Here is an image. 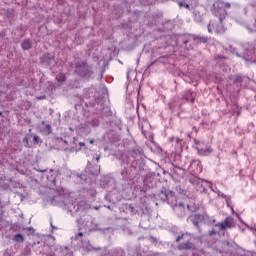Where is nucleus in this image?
<instances>
[{"mask_svg":"<svg viewBox=\"0 0 256 256\" xmlns=\"http://www.w3.org/2000/svg\"><path fill=\"white\" fill-rule=\"evenodd\" d=\"M14 241H17L18 243H22V241H23V235H21V234H16V235L14 236Z\"/></svg>","mask_w":256,"mask_h":256,"instance_id":"0eeeda50","label":"nucleus"},{"mask_svg":"<svg viewBox=\"0 0 256 256\" xmlns=\"http://www.w3.org/2000/svg\"><path fill=\"white\" fill-rule=\"evenodd\" d=\"M189 219L191 222H193V225L197 227V225H199V220H201V215H195L194 219L193 217H190Z\"/></svg>","mask_w":256,"mask_h":256,"instance_id":"423d86ee","label":"nucleus"},{"mask_svg":"<svg viewBox=\"0 0 256 256\" xmlns=\"http://www.w3.org/2000/svg\"><path fill=\"white\" fill-rule=\"evenodd\" d=\"M38 100L45 99V96L37 97Z\"/></svg>","mask_w":256,"mask_h":256,"instance_id":"a211bd4d","label":"nucleus"},{"mask_svg":"<svg viewBox=\"0 0 256 256\" xmlns=\"http://www.w3.org/2000/svg\"><path fill=\"white\" fill-rule=\"evenodd\" d=\"M79 145H80V147H85V143H83V142H80Z\"/></svg>","mask_w":256,"mask_h":256,"instance_id":"f3484780","label":"nucleus"},{"mask_svg":"<svg viewBox=\"0 0 256 256\" xmlns=\"http://www.w3.org/2000/svg\"><path fill=\"white\" fill-rule=\"evenodd\" d=\"M180 7H185V9H189V4H185L184 2H179Z\"/></svg>","mask_w":256,"mask_h":256,"instance_id":"9b49d317","label":"nucleus"},{"mask_svg":"<svg viewBox=\"0 0 256 256\" xmlns=\"http://www.w3.org/2000/svg\"><path fill=\"white\" fill-rule=\"evenodd\" d=\"M251 31H256V25L251 28Z\"/></svg>","mask_w":256,"mask_h":256,"instance_id":"6ab92c4d","label":"nucleus"},{"mask_svg":"<svg viewBox=\"0 0 256 256\" xmlns=\"http://www.w3.org/2000/svg\"><path fill=\"white\" fill-rule=\"evenodd\" d=\"M96 161H99V156L96 158Z\"/></svg>","mask_w":256,"mask_h":256,"instance_id":"4be33fe9","label":"nucleus"},{"mask_svg":"<svg viewBox=\"0 0 256 256\" xmlns=\"http://www.w3.org/2000/svg\"><path fill=\"white\" fill-rule=\"evenodd\" d=\"M221 231H224V229H231L233 227V218L227 217L224 222L218 224Z\"/></svg>","mask_w":256,"mask_h":256,"instance_id":"20e7f679","label":"nucleus"},{"mask_svg":"<svg viewBox=\"0 0 256 256\" xmlns=\"http://www.w3.org/2000/svg\"><path fill=\"white\" fill-rule=\"evenodd\" d=\"M221 197H224V199H227V196H225L223 193L219 192V194Z\"/></svg>","mask_w":256,"mask_h":256,"instance_id":"2eb2a0df","label":"nucleus"},{"mask_svg":"<svg viewBox=\"0 0 256 256\" xmlns=\"http://www.w3.org/2000/svg\"><path fill=\"white\" fill-rule=\"evenodd\" d=\"M215 9H218L219 11L222 12V15L219 16V24H215L213 20L210 21L208 25V32L213 33H225V27L223 26V19L225 18V9H229L231 7V4L223 1H218L214 4Z\"/></svg>","mask_w":256,"mask_h":256,"instance_id":"f257e3e1","label":"nucleus"},{"mask_svg":"<svg viewBox=\"0 0 256 256\" xmlns=\"http://www.w3.org/2000/svg\"><path fill=\"white\" fill-rule=\"evenodd\" d=\"M227 205L229 207V203H231V198H226Z\"/></svg>","mask_w":256,"mask_h":256,"instance_id":"4468645a","label":"nucleus"},{"mask_svg":"<svg viewBox=\"0 0 256 256\" xmlns=\"http://www.w3.org/2000/svg\"><path fill=\"white\" fill-rule=\"evenodd\" d=\"M179 207H183V204L182 203H179V205L175 204L176 211L177 209H179Z\"/></svg>","mask_w":256,"mask_h":256,"instance_id":"ddd939ff","label":"nucleus"},{"mask_svg":"<svg viewBox=\"0 0 256 256\" xmlns=\"http://www.w3.org/2000/svg\"><path fill=\"white\" fill-rule=\"evenodd\" d=\"M188 171L193 175H199L203 171V166L201 165V161L194 160L190 163L188 167Z\"/></svg>","mask_w":256,"mask_h":256,"instance_id":"f03ea898","label":"nucleus"},{"mask_svg":"<svg viewBox=\"0 0 256 256\" xmlns=\"http://www.w3.org/2000/svg\"><path fill=\"white\" fill-rule=\"evenodd\" d=\"M44 132H46L47 135H49V133H51V125L47 124Z\"/></svg>","mask_w":256,"mask_h":256,"instance_id":"9d476101","label":"nucleus"},{"mask_svg":"<svg viewBox=\"0 0 256 256\" xmlns=\"http://www.w3.org/2000/svg\"><path fill=\"white\" fill-rule=\"evenodd\" d=\"M31 47V41L30 40H25L22 42V49L24 51H29V48Z\"/></svg>","mask_w":256,"mask_h":256,"instance_id":"39448f33","label":"nucleus"},{"mask_svg":"<svg viewBox=\"0 0 256 256\" xmlns=\"http://www.w3.org/2000/svg\"><path fill=\"white\" fill-rule=\"evenodd\" d=\"M180 239H183V235H182V236H178V237L176 238V241L179 242Z\"/></svg>","mask_w":256,"mask_h":256,"instance_id":"dca6fc26","label":"nucleus"},{"mask_svg":"<svg viewBox=\"0 0 256 256\" xmlns=\"http://www.w3.org/2000/svg\"><path fill=\"white\" fill-rule=\"evenodd\" d=\"M56 79L59 83H63V81H65V75L64 74H58L56 76Z\"/></svg>","mask_w":256,"mask_h":256,"instance_id":"6e6552de","label":"nucleus"},{"mask_svg":"<svg viewBox=\"0 0 256 256\" xmlns=\"http://www.w3.org/2000/svg\"><path fill=\"white\" fill-rule=\"evenodd\" d=\"M33 141L34 143H39V136H34Z\"/></svg>","mask_w":256,"mask_h":256,"instance_id":"f8f14e48","label":"nucleus"},{"mask_svg":"<svg viewBox=\"0 0 256 256\" xmlns=\"http://www.w3.org/2000/svg\"><path fill=\"white\" fill-rule=\"evenodd\" d=\"M187 208L189 209V205H187Z\"/></svg>","mask_w":256,"mask_h":256,"instance_id":"5701e85b","label":"nucleus"},{"mask_svg":"<svg viewBox=\"0 0 256 256\" xmlns=\"http://www.w3.org/2000/svg\"><path fill=\"white\" fill-rule=\"evenodd\" d=\"M197 150H198L199 155H204V156L211 155V153L213 151L211 149V147L205 146L204 143H199L197 146Z\"/></svg>","mask_w":256,"mask_h":256,"instance_id":"7ed1b4c3","label":"nucleus"},{"mask_svg":"<svg viewBox=\"0 0 256 256\" xmlns=\"http://www.w3.org/2000/svg\"><path fill=\"white\" fill-rule=\"evenodd\" d=\"M90 144L93 145V140H90Z\"/></svg>","mask_w":256,"mask_h":256,"instance_id":"412c9836","label":"nucleus"},{"mask_svg":"<svg viewBox=\"0 0 256 256\" xmlns=\"http://www.w3.org/2000/svg\"><path fill=\"white\" fill-rule=\"evenodd\" d=\"M78 237H83V234L81 232H79Z\"/></svg>","mask_w":256,"mask_h":256,"instance_id":"aec40b11","label":"nucleus"},{"mask_svg":"<svg viewBox=\"0 0 256 256\" xmlns=\"http://www.w3.org/2000/svg\"><path fill=\"white\" fill-rule=\"evenodd\" d=\"M179 249H191V243H184L181 246H179Z\"/></svg>","mask_w":256,"mask_h":256,"instance_id":"1a4fd4ad","label":"nucleus"}]
</instances>
